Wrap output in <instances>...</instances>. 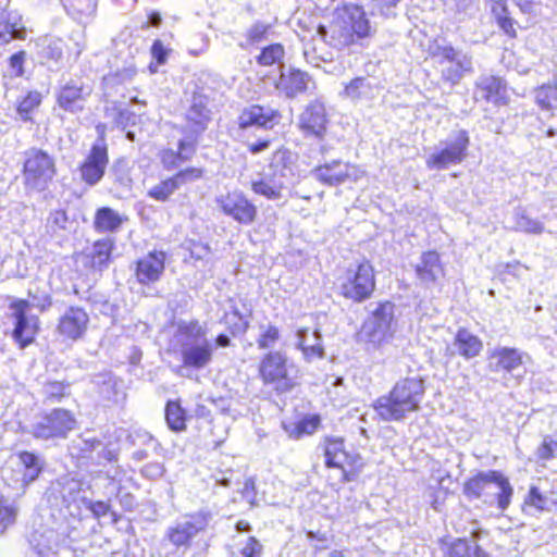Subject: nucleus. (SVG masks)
Returning a JSON list of instances; mask_svg holds the SVG:
<instances>
[{
    "mask_svg": "<svg viewBox=\"0 0 557 557\" xmlns=\"http://www.w3.org/2000/svg\"><path fill=\"white\" fill-rule=\"evenodd\" d=\"M366 11L357 4L345 5L327 29L319 25L318 35L332 48L344 50L352 45L364 46L375 34Z\"/></svg>",
    "mask_w": 557,
    "mask_h": 557,
    "instance_id": "obj_1",
    "label": "nucleus"
},
{
    "mask_svg": "<svg viewBox=\"0 0 557 557\" xmlns=\"http://www.w3.org/2000/svg\"><path fill=\"white\" fill-rule=\"evenodd\" d=\"M171 344L185 369L200 371L212 362L214 344L198 320L178 321Z\"/></svg>",
    "mask_w": 557,
    "mask_h": 557,
    "instance_id": "obj_2",
    "label": "nucleus"
},
{
    "mask_svg": "<svg viewBox=\"0 0 557 557\" xmlns=\"http://www.w3.org/2000/svg\"><path fill=\"white\" fill-rule=\"evenodd\" d=\"M424 394L425 386L421 377H405L397 381L388 394L380 396L373 403V408L383 421H401L420 409Z\"/></svg>",
    "mask_w": 557,
    "mask_h": 557,
    "instance_id": "obj_3",
    "label": "nucleus"
},
{
    "mask_svg": "<svg viewBox=\"0 0 557 557\" xmlns=\"http://www.w3.org/2000/svg\"><path fill=\"white\" fill-rule=\"evenodd\" d=\"M469 500L480 499L487 506L504 511L511 503L513 487L508 478L497 470L480 471L469 478L462 488Z\"/></svg>",
    "mask_w": 557,
    "mask_h": 557,
    "instance_id": "obj_4",
    "label": "nucleus"
},
{
    "mask_svg": "<svg viewBox=\"0 0 557 557\" xmlns=\"http://www.w3.org/2000/svg\"><path fill=\"white\" fill-rule=\"evenodd\" d=\"M396 306L384 300L369 306L368 315L356 334L357 341L369 349H380L388 344L397 332Z\"/></svg>",
    "mask_w": 557,
    "mask_h": 557,
    "instance_id": "obj_5",
    "label": "nucleus"
},
{
    "mask_svg": "<svg viewBox=\"0 0 557 557\" xmlns=\"http://www.w3.org/2000/svg\"><path fill=\"white\" fill-rule=\"evenodd\" d=\"M212 519L213 512L209 508L186 513L165 529L162 542L172 547V554L184 555L191 548L195 539L206 533Z\"/></svg>",
    "mask_w": 557,
    "mask_h": 557,
    "instance_id": "obj_6",
    "label": "nucleus"
},
{
    "mask_svg": "<svg viewBox=\"0 0 557 557\" xmlns=\"http://www.w3.org/2000/svg\"><path fill=\"white\" fill-rule=\"evenodd\" d=\"M88 484L83 480L63 475L52 481L46 491V499L51 508L64 518H78L82 515Z\"/></svg>",
    "mask_w": 557,
    "mask_h": 557,
    "instance_id": "obj_7",
    "label": "nucleus"
},
{
    "mask_svg": "<svg viewBox=\"0 0 557 557\" xmlns=\"http://www.w3.org/2000/svg\"><path fill=\"white\" fill-rule=\"evenodd\" d=\"M23 186L28 193L47 190L57 175L55 158L46 150L32 147L22 152Z\"/></svg>",
    "mask_w": 557,
    "mask_h": 557,
    "instance_id": "obj_8",
    "label": "nucleus"
},
{
    "mask_svg": "<svg viewBox=\"0 0 557 557\" xmlns=\"http://www.w3.org/2000/svg\"><path fill=\"white\" fill-rule=\"evenodd\" d=\"M258 372L263 385L271 386L276 394L289 393L298 384L295 363L280 350L267 352L259 362Z\"/></svg>",
    "mask_w": 557,
    "mask_h": 557,
    "instance_id": "obj_9",
    "label": "nucleus"
},
{
    "mask_svg": "<svg viewBox=\"0 0 557 557\" xmlns=\"http://www.w3.org/2000/svg\"><path fill=\"white\" fill-rule=\"evenodd\" d=\"M70 455L79 467L113 463L119 460V446L111 442L84 433L73 440L69 447Z\"/></svg>",
    "mask_w": 557,
    "mask_h": 557,
    "instance_id": "obj_10",
    "label": "nucleus"
},
{
    "mask_svg": "<svg viewBox=\"0 0 557 557\" xmlns=\"http://www.w3.org/2000/svg\"><path fill=\"white\" fill-rule=\"evenodd\" d=\"M431 54L440 66L441 79L450 87L457 86L466 75L474 72L472 54L450 44L435 45Z\"/></svg>",
    "mask_w": 557,
    "mask_h": 557,
    "instance_id": "obj_11",
    "label": "nucleus"
},
{
    "mask_svg": "<svg viewBox=\"0 0 557 557\" xmlns=\"http://www.w3.org/2000/svg\"><path fill=\"white\" fill-rule=\"evenodd\" d=\"M75 414L64 408L45 410L35 417L30 434L39 441L64 440L76 428Z\"/></svg>",
    "mask_w": 557,
    "mask_h": 557,
    "instance_id": "obj_12",
    "label": "nucleus"
},
{
    "mask_svg": "<svg viewBox=\"0 0 557 557\" xmlns=\"http://www.w3.org/2000/svg\"><path fill=\"white\" fill-rule=\"evenodd\" d=\"M470 136L468 131H453L426 157L425 165L429 170H446L451 165L460 164L468 156Z\"/></svg>",
    "mask_w": 557,
    "mask_h": 557,
    "instance_id": "obj_13",
    "label": "nucleus"
},
{
    "mask_svg": "<svg viewBox=\"0 0 557 557\" xmlns=\"http://www.w3.org/2000/svg\"><path fill=\"white\" fill-rule=\"evenodd\" d=\"M375 271L370 261L363 260L346 270L339 285V293L346 299L361 304L371 298L375 290Z\"/></svg>",
    "mask_w": 557,
    "mask_h": 557,
    "instance_id": "obj_14",
    "label": "nucleus"
},
{
    "mask_svg": "<svg viewBox=\"0 0 557 557\" xmlns=\"http://www.w3.org/2000/svg\"><path fill=\"white\" fill-rule=\"evenodd\" d=\"M29 309L30 302L26 299H13L9 305V318L14 323L12 338L22 349L34 342L39 331V320L36 315L28 314Z\"/></svg>",
    "mask_w": 557,
    "mask_h": 557,
    "instance_id": "obj_15",
    "label": "nucleus"
},
{
    "mask_svg": "<svg viewBox=\"0 0 557 557\" xmlns=\"http://www.w3.org/2000/svg\"><path fill=\"white\" fill-rule=\"evenodd\" d=\"M107 495L114 496L124 511L132 512L137 508L136 496L128 490L129 486L138 488V484L132 476H127L125 470L121 467H111L106 471Z\"/></svg>",
    "mask_w": 557,
    "mask_h": 557,
    "instance_id": "obj_16",
    "label": "nucleus"
},
{
    "mask_svg": "<svg viewBox=\"0 0 557 557\" xmlns=\"http://www.w3.org/2000/svg\"><path fill=\"white\" fill-rule=\"evenodd\" d=\"M222 212L243 225H250L257 218V207L239 191L227 193L216 198Z\"/></svg>",
    "mask_w": 557,
    "mask_h": 557,
    "instance_id": "obj_17",
    "label": "nucleus"
},
{
    "mask_svg": "<svg viewBox=\"0 0 557 557\" xmlns=\"http://www.w3.org/2000/svg\"><path fill=\"white\" fill-rule=\"evenodd\" d=\"M311 174L318 182L332 187L348 181L356 182L359 178L358 168L342 160L320 164L311 171Z\"/></svg>",
    "mask_w": 557,
    "mask_h": 557,
    "instance_id": "obj_18",
    "label": "nucleus"
},
{
    "mask_svg": "<svg viewBox=\"0 0 557 557\" xmlns=\"http://www.w3.org/2000/svg\"><path fill=\"white\" fill-rule=\"evenodd\" d=\"M208 104L209 99L202 92L195 91L189 99L185 120L191 139L197 140L198 137L207 131L211 122V110Z\"/></svg>",
    "mask_w": 557,
    "mask_h": 557,
    "instance_id": "obj_19",
    "label": "nucleus"
},
{
    "mask_svg": "<svg viewBox=\"0 0 557 557\" xmlns=\"http://www.w3.org/2000/svg\"><path fill=\"white\" fill-rule=\"evenodd\" d=\"M329 125L325 104L321 100L309 102L299 114L298 126L305 136L323 138Z\"/></svg>",
    "mask_w": 557,
    "mask_h": 557,
    "instance_id": "obj_20",
    "label": "nucleus"
},
{
    "mask_svg": "<svg viewBox=\"0 0 557 557\" xmlns=\"http://www.w3.org/2000/svg\"><path fill=\"white\" fill-rule=\"evenodd\" d=\"M108 164V150L100 146H91L87 156L78 166L82 182L88 187L98 185L106 174Z\"/></svg>",
    "mask_w": 557,
    "mask_h": 557,
    "instance_id": "obj_21",
    "label": "nucleus"
},
{
    "mask_svg": "<svg viewBox=\"0 0 557 557\" xmlns=\"http://www.w3.org/2000/svg\"><path fill=\"white\" fill-rule=\"evenodd\" d=\"M91 87L82 79H70L57 94V102L65 112L76 114L84 110Z\"/></svg>",
    "mask_w": 557,
    "mask_h": 557,
    "instance_id": "obj_22",
    "label": "nucleus"
},
{
    "mask_svg": "<svg viewBox=\"0 0 557 557\" xmlns=\"http://www.w3.org/2000/svg\"><path fill=\"white\" fill-rule=\"evenodd\" d=\"M282 120V113L274 108L251 104L245 108L237 116L236 123L240 129L257 126L263 129H273Z\"/></svg>",
    "mask_w": 557,
    "mask_h": 557,
    "instance_id": "obj_23",
    "label": "nucleus"
},
{
    "mask_svg": "<svg viewBox=\"0 0 557 557\" xmlns=\"http://www.w3.org/2000/svg\"><path fill=\"white\" fill-rule=\"evenodd\" d=\"M311 83V76L307 72L281 64L275 89L286 98L293 99L307 92Z\"/></svg>",
    "mask_w": 557,
    "mask_h": 557,
    "instance_id": "obj_24",
    "label": "nucleus"
},
{
    "mask_svg": "<svg viewBox=\"0 0 557 557\" xmlns=\"http://www.w3.org/2000/svg\"><path fill=\"white\" fill-rule=\"evenodd\" d=\"M166 255L162 250H153L136 261L135 277L144 286H150L162 277L165 270Z\"/></svg>",
    "mask_w": 557,
    "mask_h": 557,
    "instance_id": "obj_25",
    "label": "nucleus"
},
{
    "mask_svg": "<svg viewBox=\"0 0 557 557\" xmlns=\"http://www.w3.org/2000/svg\"><path fill=\"white\" fill-rule=\"evenodd\" d=\"M88 323L87 312L79 307L71 306L59 318L57 332L63 338L75 342L84 336Z\"/></svg>",
    "mask_w": 557,
    "mask_h": 557,
    "instance_id": "obj_26",
    "label": "nucleus"
},
{
    "mask_svg": "<svg viewBox=\"0 0 557 557\" xmlns=\"http://www.w3.org/2000/svg\"><path fill=\"white\" fill-rule=\"evenodd\" d=\"M523 352L518 348L498 346L487 352L488 369L491 372L511 373L522 366Z\"/></svg>",
    "mask_w": 557,
    "mask_h": 557,
    "instance_id": "obj_27",
    "label": "nucleus"
},
{
    "mask_svg": "<svg viewBox=\"0 0 557 557\" xmlns=\"http://www.w3.org/2000/svg\"><path fill=\"white\" fill-rule=\"evenodd\" d=\"M414 272L423 286L430 287L435 285L445 274L440 253L435 250L424 251L420 256L419 262L414 265Z\"/></svg>",
    "mask_w": 557,
    "mask_h": 557,
    "instance_id": "obj_28",
    "label": "nucleus"
},
{
    "mask_svg": "<svg viewBox=\"0 0 557 557\" xmlns=\"http://www.w3.org/2000/svg\"><path fill=\"white\" fill-rule=\"evenodd\" d=\"M45 465V459L40 455L27 450L18 453L14 470L18 476L14 481L25 488L38 479Z\"/></svg>",
    "mask_w": 557,
    "mask_h": 557,
    "instance_id": "obj_29",
    "label": "nucleus"
},
{
    "mask_svg": "<svg viewBox=\"0 0 557 557\" xmlns=\"http://www.w3.org/2000/svg\"><path fill=\"white\" fill-rule=\"evenodd\" d=\"M295 348L301 351L306 362L325 357L323 339L319 329L313 331L308 327L298 329L296 331Z\"/></svg>",
    "mask_w": 557,
    "mask_h": 557,
    "instance_id": "obj_30",
    "label": "nucleus"
},
{
    "mask_svg": "<svg viewBox=\"0 0 557 557\" xmlns=\"http://www.w3.org/2000/svg\"><path fill=\"white\" fill-rule=\"evenodd\" d=\"M506 83L494 75H481L474 84V98L479 97L486 102L494 104L506 103Z\"/></svg>",
    "mask_w": 557,
    "mask_h": 557,
    "instance_id": "obj_31",
    "label": "nucleus"
},
{
    "mask_svg": "<svg viewBox=\"0 0 557 557\" xmlns=\"http://www.w3.org/2000/svg\"><path fill=\"white\" fill-rule=\"evenodd\" d=\"M324 457L327 468L344 469V467H355L359 456L346 450L342 437H325Z\"/></svg>",
    "mask_w": 557,
    "mask_h": 557,
    "instance_id": "obj_32",
    "label": "nucleus"
},
{
    "mask_svg": "<svg viewBox=\"0 0 557 557\" xmlns=\"http://www.w3.org/2000/svg\"><path fill=\"white\" fill-rule=\"evenodd\" d=\"M270 174H273L276 178L292 185L296 178V157L287 148L277 149L270 162Z\"/></svg>",
    "mask_w": 557,
    "mask_h": 557,
    "instance_id": "obj_33",
    "label": "nucleus"
},
{
    "mask_svg": "<svg viewBox=\"0 0 557 557\" xmlns=\"http://www.w3.org/2000/svg\"><path fill=\"white\" fill-rule=\"evenodd\" d=\"M196 139L186 137L178 140L177 151L164 149L160 153V161L166 171H173L189 161L196 152Z\"/></svg>",
    "mask_w": 557,
    "mask_h": 557,
    "instance_id": "obj_34",
    "label": "nucleus"
},
{
    "mask_svg": "<svg viewBox=\"0 0 557 557\" xmlns=\"http://www.w3.org/2000/svg\"><path fill=\"white\" fill-rule=\"evenodd\" d=\"M32 47L36 59L41 64L58 63L63 58L65 42L54 36H42L36 39Z\"/></svg>",
    "mask_w": 557,
    "mask_h": 557,
    "instance_id": "obj_35",
    "label": "nucleus"
},
{
    "mask_svg": "<svg viewBox=\"0 0 557 557\" xmlns=\"http://www.w3.org/2000/svg\"><path fill=\"white\" fill-rule=\"evenodd\" d=\"M57 533L49 528L34 530L28 536L33 557H57Z\"/></svg>",
    "mask_w": 557,
    "mask_h": 557,
    "instance_id": "obj_36",
    "label": "nucleus"
},
{
    "mask_svg": "<svg viewBox=\"0 0 557 557\" xmlns=\"http://www.w3.org/2000/svg\"><path fill=\"white\" fill-rule=\"evenodd\" d=\"M103 115L112 128L125 129L137 123L138 115L116 100L106 99Z\"/></svg>",
    "mask_w": 557,
    "mask_h": 557,
    "instance_id": "obj_37",
    "label": "nucleus"
},
{
    "mask_svg": "<svg viewBox=\"0 0 557 557\" xmlns=\"http://www.w3.org/2000/svg\"><path fill=\"white\" fill-rule=\"evenodd\" d=\"M453 346L459 356L469 360L481 354L483 349V342L468 329L460 327L455 334Z\"/></svg>",
    "mask_w": 557,
    "mask_h": 557,
    "instance_id": "obj_38",
    "label": "nucleus"
},
{
    "mask_svg": "<svg viewBox=\"0 0 557 557\" xmlns=\"http://www.w3.org/2000/svg\"><path fill=\"white\" fill-rule=\"evenodd\" d=\"M135 74L136 70L128 66L104 75L101 82L104 98L111 99L117 95H123L124 85L131 82Z\"/></svg>",
    "mask_w": 557,
    "mask_h": 557,
    "instance_id": "obj_39",
    "label": "nucleus"
},
{
    "mask_svg": "<svg viewBox=\"0 0 557 557\" xmlns=\"http://www.w3.org/2000/svg\"><path fill=\"white\" fill-rule=\"evenodd\" d=\"M114 246V239L111 237L96 240L86 255L91 268L98 271L107 269L112 261Z\"/></svg>",
    "mask_w": 557,
    "mask_h": 557,
    "instance_id": "obj_40",
    "label": "nucleus"
},
{
    "mask_svg": "<svg viewBox=\"0 0 557 557\" xmlns=\"http://www.w3.org/2000/svg\"><path fill=\"white\" fill-rule=\"evenodd\" d=\"M512 231L529 235H541L545 231V224L537 218L531 216L525 207H517L512 211Z\"/></svg>",
    "mask_w": 557,
    "mask_h": 557,
    "instance_id": "obj_41",
    "label": "nucleus"
},
{
    "mask_svg": "<svg viewBox=\"0 0 557 557\" xmlns=\"http://www.w3.org/2000/svg\"><path fill=\"white\" fill-rule=\"evenodd\" d=\"M287 187L288 185L270 173L251 183V189L255 194L273 201L280 200L283 197V190Z\"/></svg>",
    "mask_w": 557,
    "mask_h": 557,
    "instance_id": "obj_42",
    "label": "nucleus"
},
{
    "mask_svg": "<svg viewBox=\"0 0 557 557\" xmlns=\"http://www.w3.org/2000/svg\"><path fill=\"white\" fill-rule=\"evenodd\" d=\"M533 98L535 104L543 111L557 109V73L547 83L534 88Z\"/></svg>",
    "mask_w": 557,
    "mask_h": 557,
    "instance_id": "obj_43",
    "label": "nucleus"
},
{
    "mask_svg": "<svg viewBox=\"0 0 557 557\" xmlns=\"http://www.w3.org/2000/svg\"><path fill=\"white\" fill-rule=\"evenodd\" d=\"M67 15L77 23L89 22L96 13V0H61Z\"/></svg>",
    "mask_w": 557,
    "mask_h": 557,
    "instance_id": "obj_44",
    "label": "nucleus"
},
{
    "mask_svg": "<svg viewBox=\"0 0 557 557\" xmlns=\"http://www.w3.org/2000/svg\"><path fill=\"white\" fill-rule=\"evenodd\" d=\"M23 32L21 14L5 11L0 13V39L3 42H9L14 38H22Z\"/></svg>",
    "mask_w": 557,
    "mask_h": 557,
    "instance_id": "obj_45",
    "label": "nucleus"
},
{
    "mask_svg": "<svg viewBox=\"0 0 557 557\" xmlns=\"http://www.w3.org/2000/svg\"><path fill=\"white\" fill-rule=\"evenodd\" d=\"M319 416H309L294 423H283V429L293 440L313 434L320 425Z\"/></svg>",
    "mask_w": 557,
    "mask_h": 557,
    "instance_id": "obj_46",
    "label": "nucleus"
},
{
    "mask_svg": "<svg viewBox=\"0 0 557 557\" xmlns=\"http://www.w3.org/2000/svg\"><path fill=\"white\" fill-rule=\"evenodd\" d=\"M448 557H488L475 541L457 539L448 547Z\"/></svg>",
    "mask_w": 557,
    "mask_h": 557,
    "instance_id": "obj_47",
    "label": "nucleus"
},
{
    "mask_svg": "<svg viewBox=\"0 0 557 557\" xmlns=\"http://www.w3.org/2000/svg\"><path fill=\"white\" fill-rule=\"evenodd\" d=\"M42 97L38 91H29L16 103V115L24 122H33V115L39 108Z\"/></svg>",
    "mask_w": 557,
    "mask_h": 557,
    "instance_id": "obj_48",
    "label": "nucleus"
},
{
    "mask_svg": "<svg viewBox=\"0 0 557 557\" xmlns=\"http://www.w3.org/2000/svg\"><path fill=\"white\" fill-rule=\"evenodd\" d=\"M121 218L111 208H100L95 216V227L98 232H114L121 225Z\"/></svg>",
    "mask_w": 557,
    "mask_h": 557,
    "instance_id": "obj_49",
    "label": "nucleus"
},
{
    "mask_svg": "<svg viewBox=\"0 0 557 557\" xmlns=\"http://www.w3.org/2000/svg\"><path fill=\"white\" fill-rule=\"evenodd\" d=\"M285 57V49L282 44H271L261 49L260 54L256 58L257 63L261 66H271L278 63L283 64L282 60Z\"/></svg>",
    "mask_w": 557,
    "mask_h": 557,
    "instance_id": "obj_50",
    "label": "nucleus"
},
{
    "mask_svg": "<svg viewBox=\"0 0 557 557\" xmlns=\"http://www.w3.org/2000/svg\"><path fill=\"white\" fill-rule=\"evenodd\" d=\"M165 420L173 431H182L186 428L185 411L178 403L169 401L165 407Z\"/></svg>",
    "mask_w": 557,
    "mask_h": 557,
    "instance_id": "obj_51",
    "label": "nucleus"
},
{
    "mask_svg": "<svg viewBox=\"0 0 557 557\" xmlns=\"http://www.w3.org/2000/svg\"><path fill=\"white\" fill-rule=\"evenodd\" d=\"M178 189L177 184L171 176L152 186L148 190V196L157 201L164 202Z\"/></svg>",
    "mask_w": 557,
    "mask_h": 557,
    "instance_id": "obj_52",
    "label": "nucleus"
},
{
    "mask_svg": "<svg viewBox=\"0 0 557 557\" xmlns=\"http://www.w3.org/2000/svg\"><path fill=\"white\" fill-rule=\"evenodd\" d=\"M224 319L230 332L234 336L245 334L249 327L248 321L235 305L231 307L230 313H225Z\"/></svg>",
    "mask_w": 557,
    "mask_h": 557,
    "instance_id": "obj_53",
    "label": "nucleus"
},
{
    "mask_svg": "<svg viewBox=\"0 0 557 557\" xmlns=\"http://www.w3.org/2000/svg\"><path fill=\"white\" fill-rule=\"evenodd\" d=\"M126 442L131 446L152 447L154 450L159 447L158 441L147 431L133 429L127 432Z\"/></svg>",
    "mask_w": 557,
    "mask_h": 557,
    "instance_id": "obj_54",
    "label": "nucleus"
},
{
    "mask_svg": "<svg viewBox=\"0 0 557 557\" xmlns=\"http://www.w3.org/2000/svg\"><path fill=\"white\" fill-rule=\"evenodd\" d=\"M260 334L256 339L259 349L272 348L281 337L277 326L273 324L260 325Z\"/></svg>",
    "mask_w": 557,
    "mask_h": 557,
    "instance_id": "obj_55",
    "label": "nucleus"
},
{
    "mask_svg": "<svg viewBox=\"0 0 557 557\" xmlns=\"http://www.w3.org/2000/svg\"><path fill=\"white\" fill-rule=\"evenodd\" d=\"M69 388H70L69 384H65V383H62L59 381H53V382L47 383L44 387L45 401L46 403L47 401H49V403L61 401L64 397H67L70 395Z\"/></svg>",
    "mask_w": 557,
    "mask_h": 557,
    "instance_id": "obj_56",
    "label": "nucleus"
},
{
    "mask_svg": "<svg viewBox=\"0 0 557 557\" xmlns=\"http://www.w3.org/2000/svg\"><path fill=\"white\" fill-rule=\"evenodd\" d=\"M493 12L496 16L497 24L499 28L510 38H515L517 36V32L515 28V21L508 15V10L506 5H499L493 9Z\"/></svg>",
    "mask_w": 557,
    "mask_h": 557,
    "instance_id": "obj_57",
    "label": "nucleus"
},
{
    "mask_svg": "<svg viewBox=\"0 0 557 557\" xmlns=\"http://www.w3.org/2000/svg\"><path fill=\"white\" fill-rule=\"evenodd\" d=\"M17 509L0 495V534L15 522Z\"/></svg>",
    "mask_w": 557,
    "mask_h": 557,
    "instance_id": "obj_58",
    "label": "nucleus"
},
{
    "mask_svg": "<svg viewBox=\"0 0 557 557\" xmlns=\"http://www.w3.org/2000/svg\"><path fill=\"white\" fill-rule=\"evenodd\" d=\"M525 504L539 511H550V506L547 505L546 492H542L537 486L530 487L525 497Z\"/></svg>",
    "mask_w": 557,
    "mask_h": 557,
    "instance_id": "obj_59",
    "label": "nucleus"
},
{
    "mask_svg": "<svg viewBox=\"0 0 557 557\" xmlns=\"http://www.w3.org/2000/svg\"><path fill=\"white\" fill-rule=\"evenodd\" d=\"M205 171L201 168H195L190 166L185 170L178 171L176 174H174L172 177L177 184L178 188H181L184 185L194 183L196 181H199L203 177Z\"/></svg>",
    "mask_w": 557,
    "mask_h": 557,
    "instance_id": "obj_60",
    "label": "nucleus"
},
{
    "mask_svg": "<svg viewBox=\"0 0 557 557\" xmlns=\"http://www.w3.org/2000/svg\"><path fill=\"white\" fill-rule=\"evenodd\" d=\"M271 28L270 24H265L264 22L257 21L255 22L246 32L247 41L250 45H255L264 40L269 34Z\"/></svg>",
    "mask_w": 557,
    "mask_h": 557,
    "instance_id": "obj_61",
    "label": "nucleus"
},
{
    "mask_svg": "<svg viewBox=\"0 0 557 557\" xmlns=\"http://www.w3.org/2000/svg\"><path fill=\"white\" fill-rule=\"evenodd\" d=\"M370 83L364 77H356L351 79L345 87V94L351 99L361 98L368 90H370Z\"/></svg>",
    "mask_w": 557,
    "mask_h": 557,
    "instance_id": "obj_62",
    "label": "nucleus"
},
{
    "mask_svg": "<svg viewBox=\"0 0 557 557\" xmlns=\"http://www.w3.org/2000/svg\"><path fill=\"white\" fill-rule=\"evenodd\" d=\"M557 450V435H546L536 449V456L541 460H550Z\"/></svg>",
    "mask_w": 557,
    "mask_h": 557,
    "instance_id": "obj_63",
    "label": "nucleus"
},
{
    "mask_svg": "<svg viewBox=\"0 0 557 557\" xmlns=\"http://www.w3.org/2000/svg\"><path fill=\"white\" fill-rule=\"evenodd\" d=\"M183 248L189 251L190 258L195 260H202L210 253L208 244L188 239L183 244Z\"/></svg>",
    "mask_w": 557,
    "mask_h": 557,
    "instance_id": "obj_64",
    "label": "nucleus"
}]
</instances>
